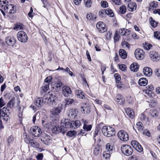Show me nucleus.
<instances>
[{
  "label": "nucleus",
  "mask_w": 160,
  "mask_h": 160,
  "mask_svg": "<svg viewBox=\"0 0 160 160\" xmlns=\"http://www.w3.org/2000/svg\"><path fill=\"white\" fill-rule=\"evenodd\" d=\"M118 135L119 138L122 141H127L129 139L128 133L123 130L119 131L118 132Z\"/></svg>",
  "instance_id": "nucleus-8"
},
{
  "label": "nucleus",
  "mask_w": 160,
  "mask_h": 160,
  "mask_svg": "<svg viewBox=\"0 0 160 160\" xmlns=\"http://www.w3.org/2000/svg\"><path fill=\"white\" fill-rule=\"evenodd\" d=\"M158 4L157 2L155 1H153L150 4L149 7L148 9L149 11H151L153 10L154 8H156L157 7Z\"/></svg>",
  "instance_id": "nucleus-34"
},
{
  "label": "nucleus",
  "mask_w": 160,
  "mask_h": 160,
  "mask_svg": "<svg viewBox=\"0 0 160 160\" xmlns=\"http://www.w3.org/2000/svg\"><path fill=\"white\" fill-rule=\"evenodd\" d=\"M136 4L134 2H131L128 5V9L129 11H133L136 9Z\"/></svg>",
  "instance_id": "nucleus-21"
},
{
  "label": "nucleus",
  "mask_w": 160,
  "mask_h": 160,
  "mask_svg": "<svg viewBox=\"0 0 160 160\" xmlns=\"http://www.w3.org/2000/svg\"><path fill=\"white\" fill-rule=\"evenodd\" d=\"M143 133L144 135L147 136L149 137L150 136V131L147 129L144 130L143 131Z\"/></svg>",
  "instance_id": "nucleus-61"
},
{
  "label": "nucleus",
  "mask_w": 160,
  "mask_h": 160,
  "mask_svg": "<svg viewBox=\"0 0 160 160\" xmlns=\"http://www.w3.org/2000/svg\"><path fill=\"white\" fill-rule=\"evenodd\" d=\"M124 32H125V28H122L120 29L119 32H118V33L119 34H121L122 36H124Z\"/></svg>",
  "instance_id": "nucleus-64"
},
{
  "label": "nucleus",
  "mask_w": 160,
  "mask_h": 160,
  "mask_svg": "<svg viewBox=\"0 0 160 160\" xmlns=\"http://www.w3.org/2000/svg\"><path fill=\"white\" fill-rule=\"evenodd\" d=\"M55 124H54L53 127H52L51 129H52V131L53 133H54L55 134L57 133V127L55 126Z\"/></svg>",
  "instance_id": "nucleus-63"
},
{
  "label": "nucleus",
  "mask_w": 160,
  "mask_h": 160,
  "mask_svg": "<svg viewBox=\"0 0 160 160\" xmlns=\"http://www.w3.org/2000/svg\"><path fill=\"white\" fill-rule=\"evenodd\" d=\"M42 103L45 104H48L50 106H51L48 93L45 95L43 98H42Z\"/></svg>",
  "instance_id": "nucleus-27"
},
{
  "label": "nucleus",
  "mask_w": 160,
  "mask_h": 160,
  "mask_svg": "<svg viewBox=\"0 0 160 160\" xmlns=\"http://www.w3.org/2000/svg\"><path fill=\"white\" fill-rule=\"evenodd\" d=\"M114 77L116 83L119 84L121 80L120 75L118 73H115L114 75Z\"/></svg>",
  "instance_id": "nucleus-43"
},
{
  "label": "nucleus",
  "mask_w": 160,
  "mask_h": 160,
  "mask_svg": "<svg viewBox=\"0 0 160 160\" xmlns=\"http://www.w3.org/2000/svg\"><path fill=\"white\" fill-rule=\"evenodd\" d=\"M120 56L122 58L125 59L127 58V54L126 52L123 49H120L119 52Z\"/></svg>",
  "instance_id": "nucleus-24"
},
{
  "label": "nucleus",
  "mask_w": 160,
  "mask_h": 160,
  "mask_svg": "<svg viewBox=\"0 0 160 160\" xmlns=\"http://www.w3.org/2000/svg\"><path fill=\"white\" fill-rule=\"evenodd\" d=\"M62 85V83L59 80L54 85L53 88H55L56 90H59Z\"/></svg>",
  "instance_id": "nucleus-37"
},
{
  "label": "nucleus",
  "mask_w": 160,
  "mask_h": 160,
  "mask_svg": "<svg viewBox=\"0 0 160 160\" xmlns=\"http://www.w3.org/2000/svg\"><path fill=\"white\" fill-rule=\"evenodd\" d=\"M85 6L87 7H90L91 6L92 1L91 0H84Z\"/></svg>",
  "instance_id": "nucleus-44"
},
{
  "label": "nucleus",
  "mask_w": 160,
  "mask_h": 160,
  "mask_svg": "<svg viewBox=\"0 0 160 160\" xmlns=\"http://www.w3.org/2000/svg\"><path fill=\"white\" fill-rule=\"evenodd\" d=\"M100 153V150L98 147H95L93 150V153L94 155L97 156Z\"/></svg>",
  "instance_id": "nucleus-53"
},
{
  "label": "nucleus",
  "mask_w": 160,
  "mask_h": 160,
  "mask_svg": "<svg viewBox=\"0 0 160 160\" xmlns=\"http://www.w3.org/2000/svg\"><path fill=\"white\" fill-rule=\"evenodd\" d=\"M136 126L138 131L141 132L143 130V126L142 122H138L136 124Z\"/></svg>",
  "instance_id": "nucleus-38"
},
{
  "label": "nucleus",
  "mask_w": 160,
  "mask_h": 160,
  "mask_svg": "<svg viewBox=\"0 0 160 160\" xmlns=\"http://www.w3.org/2000/svg\"><path fill=\"white\" fill-rule=\"evenodd\" d=\"M131 144L138 152H141L143 151V149L142 148L137 141L132 140L131 142Z\"/></svg>",
  "instance_id": "nucleus-11"
},
{
  "label": "nucleus",
  "mask_w": 160,
  "mask_h": 160,
  "mask_svg": "<svg viewBox=\"0 0 160 160\" xmlns=\"http://www.w3.org/2000/svg\"><path fill=\"white\" fill-rule=\"evenodd\" d=\"M6 102L2 98H0V108L2 107L5 105Z\"/></svg>",
  "instance_id": "nucleus-55"
},
{
  "label": "nucleus",
  "mask_w": 160,
  "mask_h": 160,
  "mask_svg": "<svg viewBox=\"0 0 160 160\" xmlns=\"http://www.w3.org/2000/svg\"><path fill=\"white\" fill-rule=\"evenodd\" d=\"M30 134L35 137H38L42 134V131L40 128L37 126H33L30 130Z\"/></svg>",
  "instance_id": "nucleus-5"
},
{
  "label": "nucleus",
  "mask_w": 160,
  "mask_h": 160,
  "mask_svg": "<svg viewBox=\"0 0 160 160\" xmlns=\"http://www.w3.org/2000/svg\"><path fill=\"white\" fill-rule=\"evenodd\" d=\"M106 11H107V14L109 15L110 17H113L114 16L113 11L110 8H107Z\"/></svg>",
  "instance_id": "nucleus-46"
},
{
  "label": "nucleus",
  "mask_w": 160,
  "mask_h": 160,
  "mask_svg": "<svg viewBox=\"0 0 160 160\" xmlns=\"http://www.w3.org/2000/svg\"><path fill=\"white\" fill-rule=\"evenodd\" d=\"M17 37L18 41L21 42L25 43L27 41V35L26 32L22 31H20L18 32Z\"/></svg>",
  "instance_id": "nucleus-6"
},
{
  "label": "nucleus",
  "mask_w": 160,
  "mask_h": 160,
  "mask_svg": "<svg viewBox=\"0 0 160 160\" xmlns=\"http://www.w3.org/2000/svg\"><path fill=\"white\" fill-rule=\"evenodd\" d=\"M126 7L124 5L122 6L119 8V12L122 14H124L126 12Z\"/></svg>",
  "instance_id": "nucleus-45"
},
{
  "label": "nucleus",
  "mask_w": 160,
  "mask_h": 160,
  "mask_svg": "<svg viewBox=\"0 0 160 160\" xmlns=\"http://www.w3.org/2000/svg\"><path fill=\"white\" fill-rule=\"evenodd\" d=\"M48 94L51 106L55 104L56 101L57 100V97L56 94L54 92H49Z\"/></svg>",
  "instance_id": "nucleus-12"
},
{
  "label": "nucleus",
  "mask_w": 160,
  "mask_h": 160,
  "mask_svg": "<svg viewBox=\"0 0 160 160\" xmlns=\"http://www.w3.org/2000/svg\"><path fill=\"white\" fill-rule=\"evenodd\" d=\"M120 36L118 33V32L116 31L114 37V42L115 43L118 42L119 41Z\"/></svg>",
  "instance_id": "nucleus-41"
},
{
  "label": "nucleus",
  "mask_w": 160,
  "mask_h": 160,
  "mask_svg": "<svg viewBox=\"0 0 160 160\" xmlns=\"http://www.w3.org/2000/svg\"><path fill=\"white\" fill-rule=\"evenodd\" d=\"M152 45L148 43H145L143 46L144 48L147 50H149L150 49Z\"/></svg>",
  "instance_id": "nucleus-54"
},
{
  "label": "nucleus",
  "mask_w": 160,
  "mask_h": 160,
  "mask_svg": "<svg viewBox=\"0 0 160 160\" xmlns=\"http://www.w3.org/2000/svg\"><path fill=\"white\" fill-rule=\"evenodd\" d=\"M82 108H83V110L82 111V113L87 114L89 113L90 110V105L88 104H85L84 105Z\"/></svg>",
  "instance_id": "nucleus-22"
},
{
  "label": "nucleus",
  "mask_w": 160,
  "mask_h": 160,
  "mask_svg": "<svg viewBox=\"0 0 160 160\" xmlns=\"http://www.w3.org/2000/svg\"><path fill=\"white\" fill-rule=\"evenodd\" d=\"M107 11L105 9H102L99 11V16L101 17H104L107 14Z\"/></svg>",
  "instance_id": "nucleus-42"
},
{
  "label": "nucleus",
  "mask_w": 160,
  "mask_h": 160,
  "mask_svg": "<svg viewBox=\"0 0 160 160\" xmlns=\"http://www.w3.org/2000/svg\"><path fill=\"white\" fill-rule=\"evenodd\" d=\"M34 102L35 105L38 107H40L43 103L42 101V98H36L34 100Z\"/></svg>",
  "instance_id": "nucleus-26"
},
{
  "label": "nucleus",
  "mask_w": 160,
  "mask_h": 160,
  "mask_svg": "<svg viewBox=\"0 0 160 160\" xmlns=\"http://www.w3.org/2000/svg\"><path fill=\"white\" fill-rule=\"evenodd\" d=\"M106 148L107 150V152L112 153L114 149V147L110 143H108L106 145Z\"/></svg>",
  "instance_id": "nucleus-31"
},
{
  "label": "nucleus",
  "mask_w": 160,
  "mask_h": 160,
  "mask_svg": "<svg viewBox=\"0 0 160 160\" xmlns=\"http://www.w3.org/2000/svg\"><path fill=\"white\" fill-rule=\"evenodd\" d=\"M111 153L107 151L104 152L103 154V157L105 159H107L110 158Z\"/></svg>",
  "instance_id": "nucleus-49"
},
{
  "label": "nucleus",
  "mask_w": 160,
  "mask_h": 160,
  "mask_svg": "<svg viewBox=\"0 0 160 160\" xmlns=\"http://www.w3.org/2000/svg\"><path fill=\"white\" fill-rule=\"evenodd\" d=\"M101 6L104 8H105L108 7V3L106 1H101Z\"/></svg>",
  "instance_id": "nucleus-57"
},
{
  "label": "nucleus",
  "mask_w": 160,
  "mask_h": 160,
  "mask_svg": "<svg viewBox=\"0 0 160 160\" xmlns=\"http://www.w3.org/2000/svg\"><path fill=\"white\" fill-rule=\"evenodd\" d=\"M135 56L136 58L138 60H142L143 59L145 55V53L143 50L140 48L136 49L134 52Z\"/></svg>",
  "instance_id": "nucleus-7"
},
{
  "label": "nucleus",
  "mask_w": 160,
  "mask_h": 160,
  "mask_svg": "<svg viewBox=\"0 0 160 160\" xmlns=\"http://www.w3.org/2000/svg\"><path fill=\"white\" fill-rule=\"evenodd\" d=\"M119 68L122 71H124L126 70V66L123 64H120L119 65Z\"/></svg>",
  "instance_id": "nucleus-58"
},
{
  "label": "nucleus",
  "mask_w": 160,
  "mask_h": 160,
  "mask_svg": "<svg viewBox=\"0 0 160 160\" xmlns=\"http://www.w3.org/2000/svg\"><path fill=\"white\" fill-rule=\"evenodd\" d=\"M154 36L155 38L160 40V32L158 31H155L154 32Z\"/></svg>",
  "instance_id": "nucleus-52"
},
{
  "label": "nucleus",
  "mask_w": 160,
  "mask_h": 160,
  "mask_svg": "<svg viewBox=\"0 0 160 160\" xmlns=\"http://www.w3.org/2000/svg\"><path fill=\"white\" fill-rule=\"evenodd\" d=\"M148 81L146 78H140L138 81V84L140 86H145L147 84Z\"/></svg>",
  "instance_id": "nucleus-30"
},
{
  "label": "nucleus",
  "mask_w": 160,
  "mask_h": 160,
  "mask_svg": "<svg viewBox=\"0 0 160 160\" xmlns=\"http://www.w3.org/2000/svg\"><path fill=\"white\" fill-rule=\"evenodd\" d=\"M61 125L63 128H71V122L68 119H62L61 122Z\"/></svg>",
  "instance_id": "nucleus-16"
},
{
  "label": "nucleus",
  "mask_w": 160,
  "mask_h": 160,
  "mask_svg": "<svg viewBox=\"0 0 160 160\" xmlns=\"http://www.w3.org/2000/svg\"><path fill=\"white\" fill-rule=\"evenodd\" d=\"M57 133H59V132H64V128H62L60 126H58L57 127Z\"/></svg>",
  "instance_id": "nucleus-56"
},
{
  "label": "nucleus",
  "mask_w": 160,
  "mask_h": 160,
  "mask_svg": "<svg viewBox=\"0 0 160 160\" xmlns=\"http://www.w3.org/2000/svg\"><path fill=\"white\" fill-rule=\"evenodd\" d=\"M49 88V84H44L41 88V92H46L48 90Z\"/></svg>",
  "instance_id": "nucleus-39"
},
{
  "label": "nucleus",
  "mask_w": 160,
  "mask_h": 160,
  "mask_svg": "<svg viewBox=\"0 0 160 160\" xmlns=\"http://www.w3.org/2000/svg\"><path fill=\"white\" fill-rule=\"evenodd\" d=\"M150 114L152 117H157L158 116L159 112L156 110L152 109L151 110Z\"/></svg>",
  "instance_id": "nucleus-40"
},
{
  "label": "nucleus",
  "mask_w": 160,
  "mask_h": 160,
  "mask_svg": "<svg viewBox=\"0 0 160 160\" xmlns=\"http://www.w3.org/2000/svg\"><path fill=\"white\" fill-rule=\"evenodd\" d=\"M42 124L44 127H46L48 128H51L53 127L55 123H52L51 122H49L46 123L45 121H42Z\"/></svg>",
  "instance_id": "nucleus-29"
},
{
  "label": "nucleus",
  "mask_w": 160,
  "mask_h": 160,
  "mask_svg": "<svg viewBox=\"0 0 160 160\" xmlns=\"http://www.w3.org/2000/svg\"><path fill=\"white\" fill-rule=\"evenodd\" d=\"M52 79V77L51 76L48 77L46 78L44 81L46 83V84H49V83L51 81Z\"/></svg>",
  "instance_id": "nucleus-59"
},
{
  "label": "nucleus",
  "mask_w": 160,
  "mask_h": 160,
  "mask_svg": "<svg viewBox=\"0 0 160 160\" xmlns=\"http://www.w3.org/2000/svg\"><path fill=\"white\" fill-rule=\"evenodd\" d=\"M24 28V26L21 23H18L15 25L13 29L16 31L22 30Z\"/></svg>",
  "instance_id": "nucleus-35"
},
{
  "label": "nucleus",
  "mask_w": 160,
  "mask_h": 160,
  "mask_svg": "<svg viewBox=\"0 0 160 160\" xmlns=\"http://www.w3.org/2000/svg\"><path fill=\"white\" fill-rule=\"evenodd\" d=\"M40 118V114L39 113L37 112L35 113L33 117L32 121L34 123L36 120H38Z\"/></svg>",
  "instance_id": "nucleus-48"
},
{
  "label": "nucleus",
  "mask_w": 160,
  "mask_h": 160,
  "mask_svg": "<svg viewBox=\"0 0 160 160\" xmlns=\"http://www.w3.org/2000/svg\"><path fill=\"white\" fill-rule=\"evenodd\" d=\"M122 45L124 47L129 48L130 46L129 44L127 42L124 41L122 42Z\"/></svg>",
  "instance_id": "nucleus-60"
},
{
  "label": "nucleus",
  "mask_w": 160,
  "mask_h": 160,
  "mask_svg": "<svg viewBox=\"0 0 160 160\" xmlns=\"http://www.w3.org/2000/svg\"><path fill=\"white\" fill-rule=\"evenodd\" d=\"M75 93L78 98L84 99L85 98V94L81 90H76L75 91Z\"/></svg>",
  "instance_id": "nucleus-25"
},
{
  "label": "nucleus",
  "mask_w": 160,
  "mask_h": 160,
  "mask_svg": "<svg viewBox=\"0 0 160 160\" xmlns=\"http://www.w3.org/2000/svg\"><path fill=\"white\" fill-rule=\"evenodd\" d=\"M139 67V65L137 63L134 62L130 65V68L131 71L134 72H137L138 69Z\"/></svg>",
  "instance_id": "nucleus-23"
},
{
  "label": "nucleus",
  "mask_w": 160,
  "mask_h": 160,
  "mask_svg": "<svg viewBox=\"0 0 160 160\" xmlns=\"http://www.w3.org/2000/svg\"><path fill=\"white\" fill-rule=\"evenodd\" d=\"M8 3L7 0H0V10L4 17H5L6 14L3 10L4 6Z\"/></svg>",
  "instance_id": "nucleus-18"
},
{
  "label": "nucleus",
  "mask_w": 160,
  "mask_h": 160,
  "mask_svg": "<svg viewBox=\"0 0 160 160\" xmlns=\"http://www.w3.org/2000/svg\"><path fill=\"white\" fill-rule=\"evenodd\" d=\"M14 105V101L13 100H11L7 104V107L6 108H8L9 109V108H12Z\"/></svg>",
  "instance_id": "nucleus-47"
},
{
  "label": "nucleus",
  "mask_w": 160,
  "mask_h": 160,
  "mask_svg": "<svg viewBox=\"0 0 160 160\" xmlns=\"http://www.w3.org/2000/svg\"><path fill=\"white\" fill-rule=\"evenodd\" d=\"M41 141L44 144L48 145L52 141V138L48 134L42 133L41 134Z\"/></svg>",
  "instance_id": "nucleus-9"
},
{
  "label": "nucleus",
  "mask_w": 160,
  "mask_h": 160,
  "mask_svg": "<svg viewBox=\"0 0 160 160\" xmlns=\"http://www.w3.org/2000/svg\"><path fill=\"white\" fill-rule=\"evenodd\" d=\"M76 134V132L74 131H70L67 133V135L70 137H72Z\"/></svg>",
  "instance_id": "nucleus-50"
},
{
  "label": "nucleus",
  "mask_w": 160,
  "mask_h": 160,
  "mask_svg": "<svg viewBox=\"0 0 160 160\" xmlns=\"http://www.w3.org/2000/svg\"><path fill=\"white\" fill-rule=\"evenodd\" d=\"M92 128V126L91 125H84L83 126V129L84 131H90Z\"/></svg>",
  "instance_id": "nucleus-51"
},
{
  "label": "nucleus",
  "mask_w": 160,
  "mask_h": 160,
  "mask_svg": "<svg viewBox=\"0 0 160 160\" xmlns=\"http://www.w3.org/2000/svg\"><path fill=\"white\" fill-rule=\"evenodd\" d=\"M149 55L151 60L154 62L158 61L160 59L159 55L157 52L155 51H151L150 52Z\"/></svg>",
  "instance_id": "nucleus-13"
},
{
  "label": "nucleus",
  "mask_w": 160,
  "mask_h": 160,
  "mask_svg": "<svg viewBox=\"0 0 160 160\" xmlns=\"http://www.w3.org/2000/svg\"><path fill=\"white\" fill-rule=\"evenodd\" d=\"M4 11L8 15H11L16 11V8L13 4H8L6 5L3 8Z\"/></svg>",
  "instance_id": "nucleus-3"
},
{
  "label": "nucleus",
  "mask_w": 160,
  "mask_h": 160,
  "mask_svg": "<svg viewBox=\"0 0 160 160\" xmlns=\"http://www.w3.org/2000/svg\"><path fill=\"white\" fill-rule=\"evenodd\" d=\"M43 158V154L42 153H40L36 156V158L38 160H42Z\"/></svg>",
  "instance_id": "nucleus-62"
},
{
  "label": "nucleus",
  "mask_w": 160,
  "mask_h": 160,
  "mask_svg": "<svg viewBox=\"0 0 160 160\" xmlns=\"http://www.w3.org/2000/svg\"><path fill=\"white\" fill-rule=\"evenodd\" d=\"M149 21L151 26L153 28H156L157 26L158 22L155 21L152 17L149 18Z\"/></svg>",
  "instance_id": "nucleus-32"
},
{
  "label": "nucleus",
  "mask_w": 160,
  "mask_h": 160,
  "mask_svg": "<svg viewBox=\"0 0 160 160\" xmlns=\"http://www.w3.org/2000/svg\"><path fill=\"white\" fill-rule=\"evenodd\" d=\"M62 93L64 96L68 97L70 96L72 91L69 87L64 86L62 88Z\"/></svg>",
  "instance_id": "nucleus-17"
},
{
  "label": "nucleus",
  "mask_w": 160,
  "mask_h": 160,
  "mask_svg": "<svg viewBox=\"0 0 160 160\" xmlns=\"http://www.w3.org/2000/svg\"><path fill=\"white\" fill-rule=\"evenodd\" d=\"M122 152L125 155L129 156L133 152L132 148L128 145H123L121 147Z\"/></svg>",
  "instance_id": "nucleus-4"
},
{
  "label": "nucleus",
  "mask_w": 160,
  "mask_h": 160,
  "mask_svg": "<svg viewBox=\"0 0 160 160\" xmlns=\"http://www.w3.org/2000/svg\"><path fill=\"white\" fill-rule=\"evenodd\" d=\"M102 132L103 135L108 137H112L115 133L114 128L110 126H103L102 128Z\"/></svg>",
  "instance_id": "nucleus-1"
},
{
  "label": "nucleus",
  "mask_w": 160,
  "mask_h": 160,
  "mask_svg": "<svg viewBox=\"0 0 160 160\" xmlns=\"http://www.w3.org/2000/svg\"><path fill=\"white\" fill-rule=\"evenodd\" d=\"M143 72L144 75L148 77L151 76L152 73V69L148 67H146L143 69Z\"/></svg>",
  "instance_id": "nucleus-20"
},
{
  "label": "nucleus",
  "mask_w": 160,
  "mask_h": 160,
  "mask_svg": "<svg viewBox=\"0 0 160 160\" xmlns=\"http://www.w3.org/2000/svg\"><path fill=\"white\" fill-rule=\"evenodd\" d=\"M96 28L98 30V32L100 33L104 32L107 30V28L106 25L101 22H99L97 23Z\"/></svg>",
  "instance_id": "nucleus-10"
},
{
  "label": "nucleus",
  "mask_w": 160,
  "mask_h": 160,
  "mask_svg": "<svg viewBox=\"0 0 160 160\" xmlns=\"http://www.w3.org/2000/svg\"><path fill=\"white\" fill-rule=\"evenodd\" d=\"M68 114L71 118H74L76 116V111L74 109H71L70 110Z\"/></svg>",
  "instance_id": "nucleus-33"
},
{
  "label": "nucleus",
  "mask_w": 160,
  "mask_h": 160,
  "mask_svg": "<svg viewBox=\"0 0 160 160\" xmlns=\"http://www.w3.org/2000/svg\"><path fill=\"white\" fill-rule=\"evenodd\" d=\"M10 112L9 109L4 107L2 109H0V119L1 117H3V119L5 121L9 120L10 118L9 114Z\"/></svg>",
  "instance_id": "nucleus-2"
},
{
  "label": "nucleus",
  "mask_w": 160,
  "mask_h": 160,
  "mask_svg": "<svg viewBox=\"0 0 160 160\" xmlns=\"http://www.w3.org/2000/svg\"><path fill=\"white\" fill-rule=\"evenodd\" d=\"M65 105H69L72 104L74 102V100L70 98H67L64 100Z\"/></svg>",
  "instance_id": "nucleus-36"
},
{
  "label": "nucleus",
  "mask_w": 160,
  "mask_h": 160,
  "mask_svg": "<svg viewBox=\"0 0 160 160\" xmlns=\"http://www.w3.org/2000/svg\"><path fill=\"white\" fill-rule=\"evenodd\" d=\"M5 41L8 45L12 46L16 43V39L13 37L8 36L6 38Z\"/></svg>",
  "instance_id": "nucleus-15"
},
{
  "label": "nucleus",
  "mask_w": 160,
  "mask_h": 160,
  "mask_svg": "<svg viewBox=\"0 0 160 160\" xmlns=\"http://www.w3.org/2000/svg\"><path fill=\"white\" fill-rule=\"evenodd\" d=\"M125 112L127 115L131 118H133L135 116V113L133 110L131 108H126Z\"/></svg>",
  "instance_id": "nucleus-19"
},
{
  "label": "nucleus",
  "mask_w": 160,
  "mask_h": 160,
  "mask_svg": "<svg viewBox=\"0 0 160 160\" xmlns=\"http://www.w3.org/2000/svg\"><path fill=\"white\" fill-rule=\"evenodd\" d=\"M71 128H78L80 125V122L78 120H77L75 121H72L71 122Z\"/></svg>",
  "instance_id": "nucleus-28"
},
{
  "label": "nucleus",
  "mask_w": 160,
  "mask_h": 160,
  "mask_svg": "<svg viewBox=\"0 0 160 160\" xmlns=\"http://www.w3.org/2000/svg\"><path fill=\"white\" fill-rule=\"evenodd\" d=\"M62 109L59 107L53 108L50 111L51 117H56L59 115L62 112Z\"/></svg>",
  "instance_id": "nucleus-14"
}]
</instances>
